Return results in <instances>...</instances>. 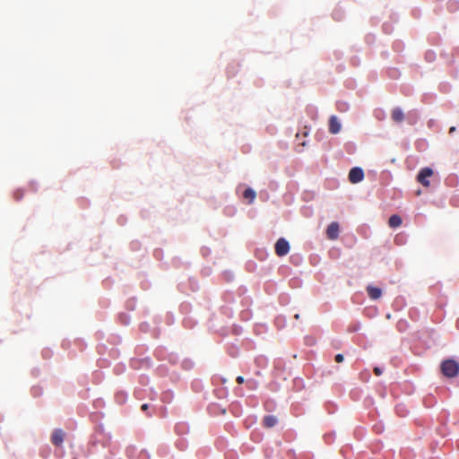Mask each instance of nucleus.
<instances>
[{
	"instance_id": "7",
	"label": "nucleus",
	"mask_w": 459,
	"mask_h": 459,
	"mask_svg": "<svg viewBox=\"0 0 459 459\" xmlns=\"http://www.w3.org/2000/svg\"><path fill=\"white\" fill-rule=\"evenodd\" d=\"M65 438V432L62 429H55L51 436V442L53 445L59 446L62 445Z\"/></svg>"
},
{
	"instance_id": "20",
	"label": "nucleus",
	"mask_w": 459,
	"mask_h": 459,
	"mask_svg": "<svg viewBox=\"0 0 459 459\" xmlns=\"http://www.w3.org/2000/svg\"><path fill=\"white\" fill-rule=\"evenodd\" d=\"M294 318H295V319H299V314H296V315L294 316Z\"/></svg>"
},
{
	"instance_id": "15",
	"label": "nucleus",
	"mask_w": 459,
	"mask_h": 459,
	"mask_svg": "<svg viewBox=\"0 0 459 459\" xmlns=\"http://www.w3.org/2000/svg\"><path fill=\"white\" fill-rule=\"evenodd\" d=\"M247 385H248V387H249L250 389H254V388H255V386H256V383H255V382H254V381H248V382H247Z\"/></svg>"
},
{
	"instance_id": "6",
	"label": "nucleus",
	"mask_w": 459,
	"mask_h": 459,
	"mask_svg": "<svg viewBox=\"0 0 459 459\" xmlns=\"http://www.w3.org/2000/svg\"><path fill=\"white\" fill-rule=\"evenodd\" d=\"M342 126L336 116H331L329 119V132L336 134L341 131Z\"/></svg>"
},
{
	"instance_id": "11",
	"label": "nucleus",
	"mask_w": 459,
	"mask_h": 459,
	"mask_svg": "<svg viewBox=\"0 0 459 459\" xmlns=\"http://www.w3.org/2000/svg\"><path fill=\"white\" fill-rule=\"evenodd\" d=\"M402 218L397 214L392 215L388 220V225L390 228H397L402 225Z\"/></svg>"
},
{
	"instance_id": "16",
	"label": "nucleus",
	"mask_w": 459,
	"mask_h": 459,
	"mask_svg": "<svg viewBox=\"0 0 459 459\" xmlns=\"http://www.w3.org/2000/svg\"><path fill=\"white\" fill-rule=\"evenodd\" d=\"M236 381H237V383H238V384H239V385H240V384H243V383L245 382V379H244V377H243L238 376V377H237Z\"/></svg>"
},
{
	"instance_id": "4",
	"label": "nucleus",
	"mask_w": 459,
	"mask_h": 459,
	"mask_svg": "<svg viewBox=\"0 0 459 459\" xmlns=\"http://www.w3.org/2000/svg\"><path fill=\"white\" fill-rule=\"evenodd\" d=\"M363 178H364V172H363L362 169H360L359 167H355L350 170L349 180L352 184L359 183L363 180Z\"/></svg>"
},
{
	"instance_id": "18",
	"label": "nucleus",
	"mask_w": 459,
	"mask_h": 459,
	"mask_svg": "<svg viewBox=\"0 0 459 459\" xmlns=\"http://www.w3.org/2000/svg\"><path fill=\"white\" fill-rule=\"evenodd\" d=\"M142 411H147L148 410V404L147 403H143L141 407Z\"/></svg>"
},
{
	"instance_id": "12",
	"label": "nucleus",
	"mask_w": 459,
	"mask_h": 459,
	"mask_svg": "<svg viewBox=\"0 0 459 459\" xmlns=\"http://www.w3.org/2000/svg\"><path fill=\"white\" fill-rule=\"evenodd\" d=\"M256 196L255 192L252 188H247L243 193V197L249 200V204L253 203Z\"/></svg>"
},
{
	"instance_id": "19",
	"label": "nucleus",
	"mask_w": 459,
	"mask_h": 459,
	"mask_svg": "<svg viewBox=\"0 0 459 459\" xmlns=\"http://www.w3.org/2000/svg\"><path fill=\"white\" fill-rule=\"evenodd\" d=\"M455 131V126L450 127V129H449V133L450 134L454 133Z\"/></svg>"
},
{
	"instance_id": "14",
	"label": "nucleus",
	"mask_w": 459,
	"mask_h": 459,
	"mask_svg": "<svg viewBox=\"0 0 459 459\" xmlns=\"http://www.w3.org/2000/svg\"><path fill=\"white\" fill-rule=\"evenodd\" d=\"M335 361L337 363H341L343 361L344 358H343V355L342 354H337L335 355V358H334Z\"/></svg>"
},
{
	"instance_id": "10",
	"label": "nucleus",
	"mask_w": 459,
	"mask_h": 459,
	"mask_svg": "<svg viewBox=\"0 0 459 459\" xmlns=\"http://www.w3.org/2000/svg\"><path fill=\"white\" fill-rule=\"evenodd\" d=\"M277 424V418L273 415H266L263 419V425L265 428H273Z\"/></svg>"
},
{
	"instance_id": "5",
	"label": "nucleus",
	"mask_w": 459,
	"mask_h": 459,
	"mask_svg": "<svg viewBox=\"0 0 459 459\" xmlns=\"http://www.w3.org/2000/svg\"><path fill=\"white\" fill-rule=\"evenodd\" d=\"M326 236L331 240H335L339 237V224L335 221L330 223L326 230Z\"/></svg>"
},
{
	"instance_id": "3",
	"label": "nucleus",
	"mask_w": 459,
	"mask_h": 459,
	"mask_svg": "<svg viewBox=\"0 0 459 459\" xmlns=\"http://www.w3.org/2000/svg\"><path fill=\"white\" fill-rule=\"evenodd\" d=\"M433 175V170L432 169L429 168V167H426V168H423L420 170L418 176H417V180L418 182H420L422 186H429V178H430L431 176Z\"/></svg>"
},
{
	"instance_id": "8",
	"label": "nucleus",
	"mask_w": 459,
	"mask_h": 459,
	"mask_svg": "<svg viewBox=\"0 0 459 459\" xmlns=\"http://www.w3.org/2000/svg\"><path fill=\"white\" fill-rule=\"evenodd\" d=\"M367 292L371 299H377L382 296V290L372 285L367 287Z\"/></svg>"
},
{
	"instance_id": "1",
	"label": "nucleus",
	"mask_w": 459,
	"mask_h": 459,
	"mask_svg": "<svg viewBox=\"0 0 459 459\" xmlns=\"http://www.w3.org/2000/svg\"><path fill=\"white\" fill-rule=\"evenodd\" d=\"M441 372L446 377H455L459 374V363L452 359H446L441 363Z\"/></svg>"
},
{
	"instance_id": "2",
	"label": "nucleus",
	"mask_w": 459,
	"mask_h": 459,
	"mask_svg": "<svg viewBox=\"0 0 459 459\" xmlns=\"http://www.w3.org/2000/svg\"><path fill=\"white\" fill-rule=\"evenodd\" d=\"M290 248L289 242L283 238H280L274 246L275 254L280 257L286 255L290 252Z\"/></svg>"
},
{
	"instance_id": "17",
	"label": "nucleus",
	"mask_w": 459,
	"mask_h": 459,
	"mask_svg": "<svg viewBox=\"0 0 459 459\" xmlns=\"http://www.w3.org/2000/svg\"><path fill=\"white\" fill-rule=\"evenodd\" d=\"M374 373H375L377 376H380V375L382 374V370H381L379 368L376 367V368H374Z\"/></svg>"
},
{
	"instance_id": "13",
	"label": "nucleus",
	"mask_w": 459,
	"mask_h": 459,
	"mask_svg": "<svg viewBox=\"0 0 459 459\" xmlns=\"http://www.w3.org/2000/svg\"><path fill=\"white\" fill-rule=\"evenodd\" d=\"M24 196V192L22 189H16L14 192H13V198L16 200V201H21Z\"/></svg>"
},
{
	"instance_id": "9",
	"label": "nucleus",
	"mask_w": 459,
	"mask_h": 459,
	"mask_svg": "<svg viewBox=\"0 0 459 459\" xmlns=\"http://www.w3.org/2000/svg\"><path fill=\"white\" fill-rule=\"evenodd\" d=\"M391 117L395 123H401L404 119V114L400 108H395L392 111Z\"/></svg>"
}]
</instances>
